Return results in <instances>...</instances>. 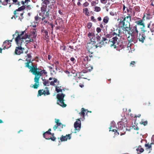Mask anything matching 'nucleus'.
<instances>
[{"mask_svg":"<svg viewBox=\"0 0 154 154\" xmlns=\"http://www.w3.org/2000/svg\"><path fill=\"white\" fill-rule=\"evenodd\" d=\"M93 59V58L89 57L88 56H85L84 58V60L85 61H90Z\"/></svg>","mask_w":154,"mask_h":154,"instance_id":"7c9ffc66","label":"nucleus"},{"mask_svg":"<svg viewBox=\"0 0 154 154\" xmlns=\"http://www.w3.org/2000/svg\"><path fill=\"white\" fill-rule=\"evenodd\" d=\"M64 100H62L61 101H59L57 102V104L60 105L63 107H65L66 106V105L64 102Z\"/></svg>","mask_w":154,"mask_h":154,"instance_id":"bb28decb","label":"nucleus"},{"mask_svg":"<svg viewBox=\"0 0 154 154\" xmlns=\"http://www.w3.org/2000/svg\"><path fill=\"white\" fill-rule=\"evenodd\" d=\"M78 121H76L74 123V127L75 128V133H76L77 131L79 132L80 130L81 126V121L80 119H78Z\"/></svg>","mask_w":154,"mask_h":154,"instance_id":"f8f14e48","label":"nucleus"},{"mask_svg":"<svg viewBox=\"0 0 154 154\" xmlns=\"http://www.w3.org/2000/svg\"><path fill=\"white\" fill-rule=\"evenodd\" d=\"M51 9V8L50 6H48V8H47V11H46L48 12H49L51 13V12L50 11Z\"/></svg>","mask_w":154,"mask_h":154,"instance_id":"603ef678","label":"nucleus"},{"mask_svg":"<svg viewBox=\"0 0 154 154\" xmlns=\"http://www.w3.org/2000/svg\"><path fill=\"white\" fill-rule=\"evenodd\" d=\"M128 38V40L129 42L133 43H136L137 42V35L130 34Z\"/></svg>","mask_w":154,"mask_h":154,"instance_id":"9d476101","label":"nucleus"},{"mask_svg":"<svg viewBox=\"0 0 154 154\" xmlns=\"http://www.w3.org/2000/svg\"><path fill=\"white\" fill-rule=\"evenodd\" d=\"M135 62L134 61H131L130 64V66L133 67L135 66Z\"/></svg>","mask_w":154,"mask_h":154,"instance_id":"a19ab883","label":"nucleus"},{"mask_svg":"<svg viewBox=\"0 0 154 154\" xmlns=\"http://www.w3.org/2000/svg\"><path fill=\"white\" fill-rule=\"evenodd\" d=\"M91 19L94 22H96V20L94 18V17L93 16H92L91 17Z\"/></svg>","mask_w":154,"mask_h":154,"instance_id":"3c124183","label":"nucleus"},{"mask_svg":"<svg viewBox=\"0 0 154 154\" xmlns=\"http://www.w3.org/2000/svg\"><path fill=\"white\" fill-rule=\"evenodd\" d=\"M140 123L141 124L143 125L144 126H146L147 125L148 122L147 120L144 121V119H142Z\"/></svg>","mask_w":154,"mask_h":154,"instance_id":"2f4dec72","label":"nucleus"},{"mask_svg":"<svg viewBox=\"0 0 154 154\" xmlns=\"http://www.w3.org/2000/svg\"><path fill=\"white\" fill-rule=\"evenodd\" d=\"M56 139V138L54 136H52V137H50L49 138V140L51 139L52 141H55V140Z\"/></svg>","mask_w":154,"mask_h":154,"instance_id":"6e6d98bb","label":"nucleus"},{"mask_svg":"<svg viewBox=\"0 0 154 154\" xmlns=\"http://www.w3.org/2000/svg\"><path fill=\"white\" fill-rule=\"evenodd\" d=\"M45 134H48V135L52 134L49 131H46V132H45L43 134V135L45 136Z\"/></svg>","mask_w":154,"mask_h":154,"instance_id":"864d4df0","label":"nucleus"},{"mask_svg":"<svg viewBox=\"0 0 154 154\" xmlns=\"http://www.w3.org/2000/svg\"><path fill=\"white\" fill-rule=\"evenodd\" d=\"M55 122L56 123V125H55L53 127V129L55 131L57 129V130L60 131H62V129L63 128V125L59 122L60 120L59 119H55Z\"/></svg>","mask_w":154,"mask_h":154,"instance_id":"0eeeda50","label":"nucleus"},{"mask_svg":"<svg viewBox=\"0 0 154 154\" xmlns=\"http://www.w3.org/2000/svg\"><path fill=\"white\" fill-rule=\"evenodd\" d=\"M10 41L11 42L12 41V40H6L4 42V44L3 45H5V44L7 43L8 45H9L10 44L9 41Z\"/></svg>","mask_w":154,"mask_h":154,"instance_id":"37998d69","label":"nucleus"},{"mask_svg":"<svg viewBox=\"0 0 154 154\" xmlns=\"http://www.w3.org/2000/svg\"><path fill=\"white\" fill-rule=\"evenodd\" d=\"M31 53H29L27 54L26 57H27L29 59H31V58L32 57V56L31 55Z\"/></svg>","mask_w":154,"mask_h":154,"instance_id":"49530a36","label":"nucleus"},{"mask_svg":"<svg viewBox=\"0 0 154 154\" xmlns=\"http://www.w3.org/2000/svg\"><path fill=\"white\" fill-rule=\"evenodd\" d=\"M105 38H110L111 37V35L109 34H106L105 35V37H104Z\"/></svg>","mask_w":154,"mask_h":154,"instance_id":"de8ad7c7","label":"nucleus"},{"mask_svg":"<svg viewBox=\"0 0 154 154\" xmlns=\"http://www.w3.org/2000/svg\"><path fill=\"white\" fill-rule=\"evenodd\" d=\"M25 6L23 5L18 8L17 9H16V10H15L14 12V16H13L12 17H11V19H13V18H14L15 19H16V18H17L18 17V16L17 15H16L18 14V12H17V11H20L25 9Z\"/></svg>","mask_w":154,"mask_h":154,"instance_id":"4468645a","label":"nucleus"},{"mask_svg":"<svg viewBox=\"0 0 154 154\" xmlns=\"http://www.w3.org/2000/svg\"><path fill=\"white\" fill-rule=\"evenodd\" d=\"M119 32L118 33H117L116 32H114L112 33V35L114 36L115 35H116V36H120V32L121 31V30H120L119 29L118 30Z\"/></svg>","mask_w":154,"mask_h":154,"instance_id":"c9c22d12","label":"nucleus"},{"mask_svg":"<svg viewBox=\"0 0 154 154\" xmlns=\"http://www.w3.org/2000/svg\"><path fill=\"white\" fill-rule=\"evenodd\" d=\"M40 19L41 18L39 17L38 15L35 17V20L36 23L39 22L40 21Z\"/></svg>","mask_w":154,"mask_h":154,"instance_id":"473e14b6","label":"nucleus"},{"mask_svg":"<svg viewBox=\"0 0 154 154\" xmlns=\"http://www.w3.org/2000/svg\"><path fill=\"white\" fill-rule=\"evenodd\" d=\"M52 79H53V81H51L50 82V85H51L52 86H55V83H57V85H59L60 82L57 79L55 78H52L51 77H50L49 79V80H51Z\"/></svg>","mask_w":154,"mask_h":154,"instance_id":"f3484780","label":"nucleus"},{"mask_svg":"<svg viewBox=\"0 0 154 154\" xmlns=\"http://www.w3.org/2000/svg\"><path fill=\"white\" fill-rule=\"evenodd\" d=\"M24 33V32H21V33L19 34L18 32L16 30L15 34L13 35L14 37H15V35L17 36L15 40L16 43L18 46V47H16L15 48L14 52L15 54L20 55L23 53L24 49L22 47V45L24 44L25 42L26 43V44H27L33 41L34 40L32 39H30L29 40H26V39L27 38L28 35H26L24 37H23L22 35ZM14 38V37L13 39Z\"/></svg>","mask_w":154,"mask_h":154,"instance_id":"f03ea898","label":"nucleus"},{"mask_svg":"<svg viewBox=\"0 0 154 154\" xmlns=\"http://www.w3.org/2000/svg\"><path fill=\"white\" fill-rule=\"evenodd\" d=\"M85 69H84V70H85L86 72H88L91 71L93 69V67L92 66L89 65L88 66V65H85Z\"/></svg>","mask_w":154,"mask_h":154,"instance_id":"393cba45","label":"nucleus"},{"mask_svg":"<svg viewBox=\"0 0 154 154\" xmlns=\"http://www.w3.org/2000/svg\"><path fill=\"white\" fill-rule=\"evenodd\" d=\"M146 18L148 19H149L152 18L151 16L149 14H147L146 15Z\"/></svg>","mask_w":154,"mask_h":154,"instance_id":"5fc2aeb1","label":"nucleus"},{"mask_svg":"<svg viewBox=\"0 0 154 154\" xmlns=\"http://www.w3.org/2000/svg\"><path fill=\"white\" fill-rule=\"evenodd\" d=\"M134 11L136 12H139L140 11V8L139 6H136L134 7Z\"/></svg>","mask_w":154,"mask_h":154,"instance_id":"c756f323","label":"nucleus"},{"mask_svg":"<svg viewBox=\"0 0 154 154\" xmlns=\"http://www.w3.org/2000/svg\"><path fill=\"white\" fill-rule=\"evenodd\" d=\"M42 6L41 8V11L47 10V6L44 5H42Z\"/></svg>","mask_w":154,"mask_h":154,"instance_id":"4c0bfd02","label":"nucleus"},{"mask_svg":"<svg viewBox=\"0 0 154 154\" xmlns=\"http://www.w3.org/2000/svg\"><path fill=\"white\" fill-rule=\"evenodd\" d=\"M66 47L64 45L61 46L60 47V49L62 50H63L65 51L66 50Z\"/></svg>","mask_w":154,"mask_h":154,"instance_id":"09e8293b","label":"nucleus"},{"mask_svg":"<svg viewBox=\"0 0 154 154\" xmlns=\"http://www.w3.org/2000/svg\"><path fill=\"white\" fill-rule=\"evenodd\" d=\"M39 78L38 77H37L35 75V76L34 79V82H35V83L33 85V86L32 87L35 89H37L39 86Z\"/></svg>","mask_w":154,"mask_h":154,"instance_id":"dca6fc26","label":"nucleus"},{"mask_svg":"<svg viewBox=\"0 0 154 154\" xmlns=\"http://www.w3.org/2000/svg\"><path fill=\"white\" fill-rule=\"evenodd\" d=\"M118 39V38L116 36L113 37L111 39H109V44H110V47H113L114 48H116L117 46L115 44L117 42Z\"/></svg>","mask_w":154,"mask_h":154,"instance_id":"9b49d317","label":"nucleus"},{"mask_svg":"<svg viewBox=\"0 0 154 154\" xmlns=\"http://www.w3.org/2000/svg\"><path fill=\"white\" fill-rule=\"evenodd\" d=\"M22 32H24V34L23 35L22 37H24L25 36H26V35H28L27 37V38L26 39V40H29L30 39H32V40H33V39L32 38V37H31V36L30 35H28L27 34H26V33L25 31H23Z\"/></svg>","mask_w":154,"mask_h":154,"instance_id":"cd10ccee","label":"nucleus"},{"mask_svg":"<svg viewBox=\"0 0 154 154\" xmlns=\"http://www.w3.org/2000/svg\"><path fill=\"white\" fill-rule=\"evenodd\" d=\"M3 4L5 5V4L7 5L8 3V0H4V2H3Z\"/></svg>","mask_w":154,"mask_h":154,"instance_id":"0e129e2a","label":"nucleus"},{"mask_svg":"<svg viewBox=\"0 0 154 154\" xmlns=\"http://www.w3.org/2000/svg\"><path fill=\"white\" fill-rule=\"evenodd\" d=\"M7 48L6 47V45H5L4 47L3 48H0V52L2 53V51L3 49H5Z\"/></svg>","mask_w":154,"mask_h":154,"instance_id":"bf43d9fd","label":"nucleus"},{"mask_svg":"<svg viewBox=\"0 0 154 154\" xmlns=\"http://www.w3.org/2000/svg\"><path fill=\"white\" fill-rule=\"evenodd\" d=\"M71 134H66L65 136L62 135L60 138L61 141H66L68 140H70L71 138Z\"/></svg>","mask_w":154,"mask_h":154,"instance_id":"a211bd4d","label":"nucleus"},{"mask_svg":"<svg viewBox=\"0 0 154 154\" xmlns=\"http://www.w3.org/2000/svg\"><path fill=\"white\" fill-rule=\"evenodd\" d=\"M46 13L45 14V16L47 17H49L50 16V14L51 13L49 12H48L46 11Z\"/></svg>","mask_w":154,"mask_h":154,"instance_id":"052dcab7","label":"nucleus"},{"mask_svg":"<svg viewBox=\"0 0 154 154\" xmlns=\"http://www.w3.org/2000/svg\"><path fill=\"white\" fill-rule=\"evenodd\" d=\"M88 36L91 42L87 44L86 48L87 51L89 52V53H91V54L93 53L94 51V49L98 47V46L97 45V44H96L97 42H93L92 41L90 38L91 36H89L88 34Z\"/></svg>","mask_w":154,"mask_h":154,"instance_id":"39448f33","label":"nucleus"},{"mask_svg":"<svg viewBox=\"0 0 154 154\" xmlns=\"http://www.w3.org/2000/svg\"><path fill=\"white\" fill-rule=\"evenodd\" d=\"M56 86H55V91H56L57 93H59L60 92H62L63 90L61 89L62 86H57V83H56Z\"/></svg>","mask_w":154,"mask_h":154,"instance_id":"a878e982","label":"nucleus"},{"mask_svg":"<svg viewBox=\"0 0 154 154\" xmlns=\"http://www.w3.org/2000/svg\"><path fill=\"white\" fill-rule=\"evenodd\" d=\"M88 35L89 36H91L90 38L92 41L97 42V45L99 47H102L103 45L109 43V39L108 40L106 38L104 37H102L101 38V35L100 34L95 35L94 33L89 32Z\"/></svg>","mask_w":154,"mask_h":154,"instance_id":"7ed1b4c3","label":"nucleus"},{"mask_svg":"<svg viewBox=\"0 0 154 154\" xmlns=\"http://www.w3.org/2000/svg\"><path fill=\"white\" fill-rule=\"evenodd\" d=\"M43 136L44 138H45L46 139L49 140V137H48V135L47 134H45V135H43Z\"/></svg>","mask_w":154,"mask_h":154,"instance_id":"a18cd8bd","label":"nucleus"},{"mask_svg":"<svg viewBox=\"0 0 154 154\" xmlns=\"http://www.w3.org/2000/svg\"><path fill=\"white\" fill-rule=\"evenodd\" d=\"M88 9L87 8H84L83 9V12L85 13L86 15L88 16L89 13L88 12Z\"/></svg>","mask_w":154,"mask_h":154,"instance_id":"f704fd0d","label":"nucleus"},{"mask_svg":"<svg viewBox=\"0 0 154 154\" xmlns=\"http://www.w3.org/2000/svg\"><path fill=\"white\" fill-rule=\"evenodd\" d=\"M151 23V21H150V22L147 25V27L150 29H151V27H150Z\"/></svg>","mask_w":154,"mask_h":154,"instance_id":"69168bd1","label":"nucleus"},{"mask_svg":"<svg viewBox=\"0 0 154 154\" xmlns=\"http://www.w3.org/2000/svg\"><path fill=\"white\" fill-rule=\"evenodd\" d=\"M153 144V143H151L149 144V143H146L145 145V147H146V150L148 151V153H150L152 150V144Z\"/></svg>","mask_w":154,"mask_h":154,"instance_id":"412c9836","label":"nucleus"},{"mask_svg":"<svg viewBox=\"0 0 154 154\" xmlns=\"http://www.w3.org/2000/svg\"><path fill=\"white\" fill-rule=\"evenodd\" d=\"M123 11H124L125 13H126V11H127L128 13L127 16H128V14H130L132 16L131 14L132 13V9H128L124 5H123Z\"/></svg>","mask_w":154,"mask_h":154,"instance_id":"4be33fe9","label":"nucleus"},{"mask_svg":"<svg viewBox=\"0 0 154 154\" xmlns=\"http://www.w3.org/2000/svg\"><path fill=\"white\" fill-rule=\"evenodd\" d=\"M144 33H139L138 39L140 42L143 43L145 39L146 36L144 34Z\"/></svg>","mask_w":154,"mask_h":154,"instance_id":"aec40b11","label":"nucleus"},{"mask_svg":"<svg viewBox=\"0 0 154 154\" xmlns=\"http://www.w3.org/2000/svg\"><path fill=\"white\" fill-rule=\"evenodd\" d=\"M35 74H34V75H35L37 76V77H40L44 73V74L46 75L47 73V72H46L45 70H42V69H40L39 68H37V70L36 71V72H35Z\"/></svg>","mask_w":154,"mask_h":154,"instance_id":"ddd939ff","label":"nucleus"},{"mask_svg":"<svg viewBox=\"0 0 154 154\" xmlns=\"http://www.w3.org/2000/svg\"><path fill=\"white\" fill-rule=\"evenodd\" d=\"M70 60L72 62H73L75 60V58L73 57H72L70 58Z\"/></svg>","mask_w":154,"mask_h":154,"instance_id":"338daca9","label":"nucleus"},{"mask_svg":"<svg viewBox=\"0 0 154 154\" xmlns=\"http://www.w3.org/2000/svg\"><path fill=\"white\" fill-rule=\"evenodd\" d=\"M34 30L32 32V34H33V36L32 38L35 37L37 35L36 32L35 31V30L34 29Z\"/></svg>","mask_w":154,"mask_h":154,"instance_id":"ea45409f","label":"nucleus"},{"mask_svg":"<svg viewBox=\"0 0 154 154\" xmlns=\"http://www.w3.org/2000/svg\"><path fill=\"white\" fill-rule=\"evenodd\" d=\"M65 96V94L63 93L58 94L57 95V102L61 101L62 100H64V98Z\"/></svg>","mask_w":154,"mask_h":154,"instance_id":"6ab92c4d","label":"nucleus"},{"mask_svg":"<svg viewBox=\"0 0 154 154\" xmlns=\"http://www.w3.org/2000/svg\"><path fill=\"white\" fill-rule=\"evenodd\" d=\"M134 129L136 130H138L139 129V128L137 126H134Z\"/></svg>","mask_w":154,"mask_h":154,"instance_id":"e2e57ef3","label":"nucleus"},{"mask_svg":"<svg viewBox=\"0 0 154 154\" xmlns=\"http://www.w3.org/2000/svg\"><path fill=\"white\" fill-rule=\"evenodd\" d=\"M41 32L43 33V35L44 36L45 39H48L49 38V36L48 35V32L47 31L44 29H42Z\"/></svg>","mask_w":154,"mask_h":154,"instance_id":"b1692460","label":"nucleus"},{"mask_svg":"<svg viewBox=\"0 0 154 154\" xmlns=\"http://www.w3.org/2000/svg\"><path fill=\"white\" fill-rule=\"evenodd\" d=\"M131 15L128 14V16L124 15L122 17L121 19H118L119 20V25L125 33L128 34L137 35L139 32L137 25L130 27V21H131Z\"/></svg>","mask_w":154,"mask_h":154,"instance_id":"f257e3e1","label":"nucleus"},{"mask_svg":"<svg viewBox=\"0 0 154 154\" xmlns=\"http://www.w3.org/2000/svg\"><path fill=\"white\" fill-rule=\"evenodd\" d=\"M87 73L85 70H83L82 72L79 73V77H78V78H80V79L81 78L87 79V78L88 77V76L86 74Z\"/></svg>","mask_w":154,"mask_h":154,"instance_id":"2eb2a0df","label":"nucleus"},{"mask_svg":"<svg viewBox=\"0 0 154 154\" xmlns=\"http://www.w3.org/2000/svg\"><path fill=\"white\" fill-rule=\"evenodd\" d=\"M92 26V23L91 22L88 23H87V27L88 29H90L91 28Z\"/></svg>","mask_w":154,"mask_h":154,"instance_id":"79ce46f5","label":"nucleus"},{"mask_svg":"<svg viewBox=\"0 0 154 154\" xmlns=\"http://www.w3.org/2000/svg\"><path fill=\"white\" fill-rule=\"evenodd\" d=\"M94 8V11L96 12H99L101 10V8L99 7L96 6Z\"/></svg>","mask_w":154,"mask_h":154,"instance_id":"58836bf2","label":"nucleus"},{"mask_svg":"<svg viewBox=\"0 0 154 154\" xmlns=\"http://www.w3.org/2000/svg\"><path fill=\"white\" fill-rule=\"evenodd\" d=\"M26 61L27 62L25 63V67L30 69V71H31L33 74L34 75V73L35 74L37 66L33 65L31 59H28L26 58Z\"/></svg>","mask_w":154,"mask_h":154,"instance_id":"423d86ee","label":"nucleus"},{"mask_svg":"<svg viewBox=\"0 0 154 154\" xmlns=\"http://www.w3.org/2000/svg\"><path fill=\"white\" fill-rule=\"evenodd\" d=\"M50 3V1L48 0H44L42 4V5H46L47 6V5Z\"/></svg>","mask_w":154,"mask_h":154,"instance_id":"72a5a7b5","label":"nucleus"},{"mask_svg":"<svg viewBox=\"0 0 154 154\" xmlns=\"http://www.w3.org/2000/svg\"><path fill=\"white\" fill-rule=\"evenodd\" d=\"M50 94V93L48 87H46L45 90L41 89L38 90V96H41L42 95L45 96L48 95Z\"/></svg>","mask_w":154,"mask_h":154,"instance_id":"6e6552de","label":"nucleus"},{"mask_svg":"<svg viewBox=\"0 0 154 154\" xmlns=\"http://www.w3.org/2000/svg\"><path fill=\"white\" fill-rule=\"evenodd\" d=\"M59 62L58 61H56L54 62V64L55 67L59 66Z\"/></svg>","mask_w":154,"mask_h":154,"instance_id":"13d9d810","label":"nucleus"},{"mask_svg":"<svg viewBox=\"0 0 154 154\" xmlns=\"http://www.w3.org/2000/svg\"><path fill=\"white\" fill-rule=\"evenodd\" d=\"M23 18H24L23 17L20 16V17H19L18 20H19L20 21H22V20L23 19Z\"/></svg>","mask_w":154,"mask_h":154,"instance_id":"680f3d73","label":"nucleus"},{"mask_svg":"<svg viewBox=\"0 0 154 154\" xmlns=\"http://www.w3.org/2000/svg\"><path fill=\"white\" fill-rule=\"evenodd\" d=\"M109 20V17L106 16L104 17L103 19V22L105 23H107Z\"/></svg>","mask_w":154,"mask_h":154,"instance_id":"c85d7f7f","label":"nucleus"},{"mask_svg":"<svg viewBox=\"0 0 154 154\" xmlns=\"http://www.w3.org/2000/svg\"><path fill=\"white\" fill-rule=\"evenodd\" d=\"M89 5V3L88 2H86L83 4V6L84 7H86L88 6Z\"/></svg>","mask_w":154,"mask_h":154,"instance_id":"c03bdc74","label":"nucleus"},{"mask_svg":"<svg viewBox=\"0 0 154 154\" xmlns=\"http://www.w3.org/2000/svg\"><path fill=\"white\" fill-rule=\"evenodd\" d=\"M135 23H136L135 25H137V26H142V27L140 28L141 33H144L146 31L144 29L145 26L144 22H143L142 20H139L136 21Z\"/></svg>","mask_w":154,"mask_h":154,"instance_id":"1a4fd4ad","label":"nucleus"},{"mask_svg":"<svg viewBox=\"0 0 154 154\" xmlns=\"http://www.w3.org/2000/svg\"><path fill=\"white\" fill-rule=\"evenodd\" d=\"M43 85L45 86L49 85V81H48V80H43Z\"/></svg>","mask_w":154,"mask_h":154,"instance_id":"e433bc0d","label":"nucleus"},{"mask_svg":"<svg viewBox=\"0 0 154 154\" xmlns=\"http://www.w3.org/2000/svg\"><path fill=\"white\" fill-rule=\"evenodd\" d=\"M87 111L86 113H87L88 112H89L90 113L91 112V111H88L87 110L85 109L84 108H82L81 109V112H79V114L82 116L83 117H84L85 116V112H86V111Z\"/></svg>","mask_w":154,"mask_h":154,"instance_id":"5701e85b","label":"nucleus"},{"mask_svg":"<svg viewBox=\"0 0 154 154\" xmlns=\"http://www.w3.org/2000/svg\"><path fill=\"white\" fill-rule=\"evenodd\" d=\"M97 32L98 33L101 32V29L100 27H97L96 29Z\"/></svg>","mask_w":154,"mask_h":154,"instance_id":"4d7b16f0","label":"nucleus"},{"mask_svg":"<svg viewBox=\"0 0 154 154\" xmlns=\"http://www.w3.org/2000/svg\"><path fill=\"white\" fill-rule=\"evenodd\" d=\"M101 3L103 4H106L107 1V0H100Z\"/></svg>","mask_w":154,"mask_h":154,"instance_id":"8fccbe9b","label":"nucleus"},{"mask_svg":"<svg viewBox=\"0 0 154 154\" xmlns=\"http://www.w3.org/2000/svg\"><path fill=\"white\" fill-rule=\"evenodd\" d=\"M109 131H112L115 132V134L116 135H118L120 134L121 135L124 134L127 130V128H126L125 126L123 125L120 124L119 125L118 129L116 130L114 129H112L111 128H109Z\"/></svg>","mask_w":154,"mask_h":154,"instance_id":"20e7f679","label":"nucleus"},{"mask_svg":"<svg viewBox=\"0 0 154 154\" xmlns=\"http://www.w3.org/2000/svg\"><path fill=\"white\" fill-rule=\"evenodd\" d=\"M43 23H44V24L47 23H49V22H48V21L46 20H44L43 21Z\"/></svg>","mask_w":154,"mask_h":154,"instance_id":"774afa93","label":"nucleus"}]
</instances>
